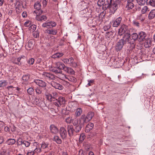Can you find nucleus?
<instances>
[{
  "label": "nucleus",
  "mask_w": 155,
  "mask_h": 155,
  "mask_svg": "<svg viewBox=\"0 0 155 155\" xmlns=\"http://www.w3.org/2000/svg\"><path fill=\"white\" fill-rule=\"evenodd\" d=\"M85 123L81 122V120L80 119L78 125L74 127V128L71 125H68L67 129L69 136L70 137H72L75 135V133L79 132L81 130L83 125Z\"/></svg>",
  "instance_id": "1"
},
{
  "label": "nucleus",
  "mask_w": 155,
  "mask_h": 155,
  "mask_svg": "<svg viewBox=\"0 0 155 155\" xmlns=\"http://www.w3.org/2000/svg\"><path fill=\"white\" fill-rule=\"evenodd\" d=\"M128 42L127 48L129 50H132L135 46V42L137 39H138V35L137 33H133L131 35L129 33V35L125 38Z\"/></svg>",
  "instance_id": "2"
},
{
  "label": "nucleus",
  "mask_w": 155,
  "mask_h": 155,
  "mask_svg": "<svg viewBox=\"0 0 155 155\" xmlns=\"http://www.w3.org/2000/svg\"><path fill=\"white\" fill-rule=\"evenodd\" d=\"M64 64L61 62H57L54 64L53 67L51 69V71L56 74L62 73L63 68L64 67Z\"/></svg>",
  "instance_id": "3"
},
{
  "label": "nucleus",
  "mask_w": 155,
  "mask_h": 155,
  "mask_svg": "<svg viewBox=\"0 0 155 155\" xmlns=\"http://www.w3.org/2000/svg\"><path fill=\"white\" fill-rule=\"evenodd\" d=\"M130 30L127 25H122L119 29L118 31V34L120 36L124 35L123 38H125L129 35Z\"/></svg>",
  "instance_id": "4"
},
{
  "label": "nucleus",
  "mask_w": 155,
  "mask_h": 155,
  "mask_svg": "<svg viewBox=\"0 0 155 155\" xmlns=\"http://www.w3.org/2000/svg\"><path fill=\"white\" fill-rule=\"evenodd\" d=\"M124 45H126L127 47L128 42L125 38H123L117 43L115 47L116 50L117 51H120Z\"/></svg>",
  "instance_id": "5"
},
{
  "label": "nucleus",
  "mask_w": 155,
  "mask_h": 155,
  "mask_svg": "<svg viewBox=\"0 0 155 155\" xmlns=\"http://www.w3.org/2000/svg\"><path fill=\"white\" fill-rule=\"evenodd\" d=\"M94 115V113L93 112H89L87 114L86 116L85 117L84 115H82L80 119L81 120L82 123H86L90 121Z\"/></svg>",
  "instance_id": "6"
},
{
  "label": "nucleus",
  "mask_w": 155,
  "mask_h": 155,
  "mask_svg": "<svg viewBox=\"0 0 155 155\" xmlns=\"http://www.w3.org/2000/svg\"><path fill=\"white\" fill-rule=\"evenodd\" d=\"M110 61L116 68H119L124 64L123 61H122V60L117 58H112L110 59Z\"/></svg>",
  "instance_id": "7"
},
{
  "label": "nucleus",
  "mask_w": 155,
  "mask_h": 155,
  "mask_svg": "<svg viewBox=\"0 0 155 155\" xmlns=\"http://www.w3.org/2000/svg\"><path fill=\"white\" fill-rule=\"evenodd\" d=\"M56 100L57 101L54 103L55 106L60 107L65 106L67 101L65 97L61 96L59 97L58 99Z\"/></svg>",
  "instance_id": "8"
},
{
  "label": "nucleus",
  "mask_w": 155,
  "mask_h": 155,
  "mask_svg": "<svg viewBox=\"0 0 155 155\" xmlns=\"http://www.w3.org/2000/svg\"><path fill=\"white\" fill-rule=\"evenodd\" d=\"M41 75L42 78L47 81L53 80L55 78L54 74L47 72H43Z\"/></svg>",
  "instance_id": "9"
},
{
  "label": "nucleus",
  "mask_w": 155,
  "mask_h": 155,
  "mask_svg": "<svg viewBox=\"0 0 155 155\" xmlns=\"http://www.w3.org/2000/svg\"><path fill=\"white\" fill-rule=\"evenodd\" d=\"M56 23L54 21H47L43 23L42 26L44 28H52L56 26Z\"/></svg>",
  "instance_id": "10"
},
{
  "label": "nucleus",
  "mask_w": 155,
  "mask_h": 155,
  "mask_svg": "<svg viewBox=\"0 0 155 155\" xmlns=\"http://www.w3.org/2000/svg\"><path fill=\"white\" fill-rule=\"evenodd\" d=\"M68 110L73 112L77 108V104L76 103L71 101L68 103Z\"/></svg>",
  "instance_id": "11"
},
{
  "label": "nucleus",
  "mask_w": 155,
  "mask_h": 155,
  "mask_svg": "<svg viewBox=\"0 0 155 155\" xmlns=\"http://www.w3.org/2000/svg\"><path fill=\"white\" fill-rule=\"evenodd\" d=\"M108 7L110 10V12L111 14H114L118 8L117 4L116 2H114V3L110 5Z\"/></svg>",
  "instance_id": "12"
},
{
  "label": "nucleus",
  "mask_w": 155,
  "mask_h": 155,
  "mask_svg": "<svg viewBox=\"0 0 155 155\" xmlns=\"http://www.w3.org/2000/svg\"><path fill=\"white\" fill-rule=\"evenodd\" d=\"M34 82L38 85L39 87L44 88L46 85V83L44 81L40 79H35L34 80Z\"/></svg>",
  "instance_id": "13"
},
{
  "label": "nucleus",
  "mask_w": 155,
  "mask_h": 155,
  "mask_svg": "<svg viewBox=\"0 0 155 155\" xmlns=\"http://www.w3.org/2000/svg\"><path fill=\"white\" fill-rule=\"evenodd\" d=\"M138 41L140 42L146 39L147 34L145 32L141 31L138 33Z\"/></svg>",
  "instance_id": "14"
},
{
  "label": "nucleus",
  "mask_w": 155,
  "mask_h": 155,
  "mask_svg": "<svg viewBox=\"0 0 155 155\" xmlns=\"http://www.w3.org/2000/svg\"><path fill=\"white\" fill-rule=\"evenodd\" d=\"M60 134L62 139H65L66 138L67 134L65 128L63 127L60 128L59 130Z\"/></svg>",
  "instance_id": "15"
},
{
  "label": "nucleus",
  "mask_w": 155,
  "mask_h": 155,
  "mask_svg": "<svg viewBox=\"0 0 155 155\" xmlns=\"http://www.w3.org/2000/svg\"><path fill=\"white\" fill-rule=\"evenodd\" d=\"M40 1H38L35 3L34 5V8L37 11L39 12L38 15L41 14L42 13V11L41 10V7L40 4Z\"/></svg>",
  "instance_id": "16"
},
{
  "label": "nucleus",
  "mask_w": 155,
  "mask_h": 155,
  "mask_svg": "<svg viewBox=\"0 0 155 155\" xmlns=\"http://www.w3.org/2000/svg\"><path fill=\"white\" fill-rule=\"evenodd\" d=\"M51 84L54 87L59 90H62L64 88L62 85L55 81H51Z\"/></svg>",
  "instance_id": "17"
},
{
  "label": "nucleus",
  "mask_w": 155,
  "mask_h": 155,
  "mask_svg": "<svg viewBox=\"0 0 155 155\" xmlns=\"http://www.w3.org/2000/svg\"><path fill=\"white\" fill-rule=\"evenodd\" d=\"M122 20V18L119 17L117 18L113 23L112 25L114 27H117L120 24Z\"/></svg>",
  "instance_id": "18"
},
{
  "label": "nucleus",
  "mask_w": 155,
  "mask_h": 155,
  "mask_svg": "<svg viewBox=\"0 0 155 155\" xmlns=\"http://www.w3.org/2000/svg\"><path fill=\"white\" fill-rule=\"evenodd\" d=\"M33 41L32 40H30L28 41V43L25 45V48L28 50H30L33 48Z\"/></svg>",
  "instance_id": "19"
},
{
  "label": "nucleus",
  "mask_w": 155,
  "mask_h": 155,
  "mask_svg": "<svg viewBox=\"0 0 155 155\" xmlns=\"http://www.w3.org/2000/svg\"><path fill=\"white\" fill-rule=\"evenodd\" d=\"M50 131L52 134H56L58 133V129L54 125L52 124L50 126Z\"/></svg>",
  "instance_id": "20"
},
{
  "label": "nucleus",
  "mask_w": 155,
  "mask_h": 155,
  "mask_svg": "<svg viewBox=\"0 0 155 155\" xmlns=\"http://www.w3.org/2000/svg\"><path fill=\"white\" fill-rule=\"evenodd\" d=\"M132 2H127L125 6V8L127 10H130L134 8V5Z\"/></svg>",
  "instance_id": "21"
},
{
  "label": "nucleus",
  "mask_w": 155,
  "mask_h": 155,
  "mask_svg": "<svg viewBox=\"0 0 155 155\" xmlns=\"http://www.w3.org/2000/svg\"><path fill=\"white\" fill-rule=\"evenodd\" d=\"M45 33L53 35H56L57 33V30L54 29H47L45 31Z\"/></svg>",
  "instance_id": "22"
},
{
  "label": "nucleus",
  "mask_w": 155,
  "mask_h": 155,
  "mask_svg": "<svg viewBox=\"0 0 155 155\" xmlns=\"http://www.w3.org/2000/svg\"><path fill=\"white\" fill-rule=\"evenodd\" d=\"M144 47L146 48H149L152 45V41L150 38L146 40L144 43Z\"/></svg>",
  "instance_id": "23"
},
{
  "label": "nucleus",
  "mask_w": 155,
  "mask_h": 155,
  "mask_svg": "<svg viewBox=\"0 0 155 155\" xmlns=\"http://www.w3.org/2000/svg\"><path fill=\"white\" fill-rule=\"evenodd\" d=\"M94 126V124L91 123H89L86 126L85 131L87 133L89 132Z\"/></svg>",
  "instance_id": "24"
},
{
  "label": "nucleus",
  "mask_w": 155,
  "mask_h": 155,
  "mask_svg": "<svg viewBox=\"0 0 155 155\" xmlns=\"http://www.w3.org/2000/svg\"><path fill=\"white\" fill-rule=\"evenodd\" d=\"M155 17V9L151 10L148 15V18L150 20L153 18Z\"/></svg>",
  "instance_id": "25"
},
{
  "label": "nucleus",
  "mask_w": 155,
  "mask_h": 155,
  "mask_svg": "<svg viewBox=\"0 0 155 155\" xmlns=\"http://www.w3.org/2000/svg\"><path fill=\"white\" fill-rule=\"evenodd\" d=\"M37 16L36 17V20L38 21H41L43 22L45 21L47 19V16L45 15H41V16Z\"/></svg>",
  "instance_id": "26"
},
{
  "label": "nucleus",
  "mask_w": 155,
  "mask_h": 155,
  "mask_svg": "<svg viewBox=\"0 0 155 155\" xmlns=\"http://www.w3.org/2000/svg\"><path fill=\"white\" fill-rule=\"evenodd\" d=\"M150 8L147 6H143L141 8V12L142 14H144L150 11Z\"/></svg>",
  "instance_id": "27"
},
{
  "label": "nucleus",
  "mask_w": 155,
  "mask_h": 155,
  "mask_svg": "<svg viewBox=\"0 0 155 155\" xmlns=\"http://www.w3.org/2000/svg\"><path fill=\"white\" fill-rule=\"evenodd\" d=\"M62 78L67 79L69 81L72 82H75L77 81L76 78L73 76H70L67 77L65 75H64V77Z\"/></svg>",
  "instance_id": "28"
},
{
  "label": "nucleus",
  "mask_w": 155,
  "mask_h": 155,
  "mask_svg": "<svg viewBox=\"0 0 155 155\" xmlns=\"http://www.w3.org/2000/svg\"><path fill=\"white\" fill-rule=\"evenodd\" d=\"M30 78V75L29 74H25L22 77V79L24 81L23 83L25 82H26L27 84H28V81Z\"/></svg>",
  "instance_id": "29"
},
{
  "label": "nucleus",
  "mask_w": 155,
  "mask_h": 155,
  "mask_svg": "<svg viewBox=\"0 0 155 155\" xmlns=\"http://www.w3.org/2000/svg\"><path fill=\"white\" fill-rule=\"evenodd\" d=\"M35 91L37 94L39 95L40 96L42 95L43 90L41 87H37L35 89Z\"/></svg>",
  "instance_id": "30"
},
{
  "label": "nucleus",
  "mask_w": 155,
  "mask_h": 155,
  "mask_svg": "<svg viewBox=\"0 0 155 155\" xmlns=\"http://www.w3.org/2000/svg\"><path fill=\"white\" fill-rule=\"evenodd\" d=\"M15 142L16 141L15 139L9 138L7 140L6 143L8 145H12L14 144Z\"/></svg>",
  "instance_id": "31"
},
{
  "label": "nucleus",
  "mask_w": 155,
  "mask_h": 155,
  "mask_svg": "<svg viewBox=\"0 0 155 155\" xmlns=\"http://www.w3.org/2000/svg\"><path fill=\"white\" fill-rule=\"evenodd\" d=\"M53 140L58 144H61L62 142L61 139L57 136H55L54 137Z\"/></svg>",
  "instance_id": "32"
},
{
  "label": "nucleus",
  "mask_w": 155,
  "mask_h": 155,
  "mask_svg": "<svg viewBox=\"0 0 155 155\" xmlns=\"http://www.w3.org/2000/svg\"><path fill=\"white\" fill-rule=\"evenodd\" d=\"M76 111L75 113V115L77 117L79 116L82 112V110L81 108H78L76 109Z\"/></svg>",
  "instance_id": "33"
},
{
  "label": "nucleus",
  "mask_w": 155,
  "mask_h": 155,
  "mask_svg": "<svg viewBox=\"0 0 155 155\" xmlns=\"http://www.w3.org/2000/svg\"><path fill=\"white\" fill-rule=\"evenodd\" d=\"M64 54L62 53H57L52 56V57L54 58H59L62 57Z\"/></svg>",
  "instance_id": "34"
},
{
  "label": "nucleus",
  "mask_w": 155,
  "mask_h": 155,
  "mask_svg": "<svg viewBox=\"0 0 155 155\" xmlns=\"http://www.w3.org/2000/svg\"><path fill=\"white\" fill-rule=\"evenodd\" d=\"M147 5L155 7V0H147Z\"/></svg>",
  "instance_id": "35"
},
{
  "label": "nucleus",
  "mask_w": 155,
  "mask_h": 155,
  "mask_svg": "<svg viewBox=\"0 0 155 155\" xmlns=\"http://www.w3.org/2000/svg\"><path fill=\"white\" fill-rule=\"evenodd\" d=\"M25 58V56L21 55L20 57H19L17 58V61L18 62H15V64L18 65H21V63L20 62L21 59L22 58L24 59Z\"/></svg>",
  "instance_id": "36"
},
{
  "label": "nucleus",
  "mask_w": 155,
  "mask_h": 155,
  "mask_svg": "<svg viewBox=\"0 0 155 155\" xmlns=\"http://www.w3.org/2000/svg\"><path fill=\"white\" fill-rule=\"evenodd\" d=\"M41 101V99L40 97V96H38L37 95L35 99L34 102L36 104H38L40 103Z\"/></svg>",
  "instance_id": "37"
},
{
  "label": "nucleus",
  "mask_w": 155,
  "mask_h": 155,
  "mask_svg": "<svg viewBox=\"0 0 155 155\" xmlns=\"http://www.w3.org/2000/svg\"><path fill=\"white\" fill-rule=\"evenodd\" d=\"M47 99L50 101H54L55 100L53 99L52 97V95L51 94H48L46 95Z\"/></svg>",
  "instance_id": "38"
},
{
  "label": "nucleus",
  "mask_w": 155,
  "mask_h": 155,
  "mask_svg": "<svg viewBox=\"0 0 155 155\" xmlns=\"http://www.w3.org/2000/svg\"><path fill=\"white\" fill-rule=\"evenodd\" d=\"M132 23L134 26L139 28L140 25L139 22L137 21L134 20L133 21Z\"/></svg>",
  "instance_id": "39"
},
{
  "label": "nucleus",
  "mask_w": 155,
  "mask_h": 155,
  "mask_svg": "<svg viewBox=\"0 0 155 155\" xmlns=\"http://www.w3.org/2000/svg\"><path fill=\"white\" fill-rule=\"evenodd\" d=\"M62 84L66 87H70L71 85L68 82L65 80H63L62 81Z\"/></svg>",
  "instance_id": "40"
},
{
  "label": "nucleus",
  "mask_w": 155,
  "mask_h": 155,
  "mask_svg": "<svg viewBox=\"0 0 155 155\" xmlns=\"http://www.w3.org/2000/svg\"><path fill=\"white\" fill-rule=\"evenodd\" d=\"M49 144L47 143L43 142L41 145V147L42 149H45L48 148Z\"/></svg>",
  "instance_id": "41"
},
{
  "label": "nucleus",
  "mask_w": 155,
  "mask_h": 155,
  "mask_svg": "<svg viewBox=\"0 0 155 155\" xmlns=\"http://www.w3.org/2000/svg\"><path fill=\"white\" fill-rule=\"evenodd\" d=\"M105 0H98L97 2L98 5L101 7L104 5L105 3Z\"/></svg>",
  "instance_id": "42"
},
{
  "label": "nucleus",
  "mask_w": 155,
  "mask_h": 155,
  "mask_svg": "<svg viewBox=\"0 0 155 155\" xmlns=\"http://www.w3.org/2000/svg\"><path fill=\"white\" fill-rule=\"evenodd\" d=\"M137 3L140 5H144L145 2V0H137Z\"/></svg>",
  "instance_id": "43"
},
{
  "label": "nucleus",
  "mask_w": 155,
  "mask_h": 155,
  "mask_svg": "<svg viewBox=\"0 0 155 155\" xmlns=\"http://www.w3.org/2000/svg\"><path fill=\"white\" fill-rule=\"evenodd\" d=\"M27 91L29 95H31L34 92V89L32 87H30L27 90Z\"/></svg>",
  "instance_id": "44"
},
{
  "label": "nucleus",
  "mask_w": 155,
  "mask_h": 155,
  "mask_svg": "<svg viewBox=\"0 0 155 155\" xmlns=\"http://www.w3.org/2000/svg\"><path fill=\"white\" fill-rule=\"evenodd\" d=\"M7 83L6 81H0V87L5 86L6 85Z\"/></svg>",
  "instance_id": "45"
},
{
  "label": "nucleus",
  "mask_w": 155,
  "mask_h": 155,
  "mask_svg": "<svg viewBox=\"0 0 155 155\" xmlns=\"http://www.w3.org/2000/svg\"><path fill=\"white\" fill-rule=\"evenodd\" d=\"M33 146L34 147H35V148H34L33 150H34L35 152H36V150L37 149V147H38V143L37 142H34L33 143Z\"/></svg>",
  "instance_id": "46"
},
{
  "label": "nucleus",
  "mask_w": 155,
  "mask_h": 155,
  "mask_svg": "<svg viewBox=\"0 0 155 155\" xmlns=\"http://www.w3.org/2000/svg\"><path fill=\"white\" fill-rule=\"evenodd\" d=\"M31 144V143L29 141H27L26 140H24L23 142V145H24L26 147H29Z\"/></svg>",
  "instance_id": "47"
},
{
  "label": "nucleus",
  "mask_w": 155,
  "mask_h": 155,
  "mask_svg": "<svg viewBox=\"0 0 155 155\" xmlns=\"http://www.w3.org/2000/svg\"><path fill=\"white\" fill-rule=\"evenodd\" d=\"M35 60L33 58L29 59L28 61V63L29 65H32L34 62Z\"/></svg>",
  "instance_id": "48"
},
{
  "label": "nucleus",
  "mask_w": 155,
  "mask_h": 155,
  "mask_svg": "<svg viewBox=\"0 0 155 155\" xmlns=\"http://www.w3.org/2000/svg\"><path fill=\"white\" fill-rule=\"evenodd\" d=\"M142 14L141 13L138 17V19L140 20L141 21H143L145 19V18L142 17Z\"/></svg>",
  "instance_id": "49"
},
{
  "label": "nucleus",
  "mask_w": 155,
  "mask_h": 155,
  "mask_svg": "<svg viewBox=\"0 0 155 155\" xmlns=\"http://www.w3.org/2000/svg\"><path fill=\"white\" fill-rule=\"evenodd\" d=\"M114 2V0H106V2L108 5V7Z\"/></svg>",
  "instance_id": "50"
},
{
  "label": "nucleus",
  "mask_w": 155,
  "mask_h": 155,
  "mask_svg": "<svg viewBox=\"0 0 155 155\" xmlns=\"http://www.w3.org/2000/svg\"><path fill=\"white\" fill-rule=\"evenodd\" d=\"M74 71L71 68H69V70L68 73L73 74H74Z\"/></svg>",
  "instance_id": "51"
},
{
  "label": "nucleus",
  "mask_w": 155,
  "mask_h": 155,
  "mask_svg": "<svg viewBox=\"0 0 155 155\" xmlns=\"http://www.w3.org/2000/svg\"><path fill=\"white\" fill-rule=\"evenodd\" d=\"M51 94L52 95L53 98V99L54 100L55 99L56 97L58 96V94L57 92L54 91L52 92Z\"/></svg>",
  "instance_id": "52"
},
{
  "label": "nucleus",
  "mask_w": 155,
  "mask_h": 155,
  "mask_svg": "<svg viewBox=\"0 0 155 155\" xmlns=\"http://www.w3.org/2000/svg\"><path fill=\"white\" fill-rule=\"evenodd\" d=\"M35 151L33 150H29L26 155H34Z\"/></svg>",
  "instance_id": "53"
},
{
  "label": "nucleus",
  "mask_w": 155,
  "mask_h": 155,
  "mask_svg": "<svg viewBox=\"0 0 155 155\" xmlns=\"http://www.w3.org/2000/svg\"><path fill=\"white\" fill-rule=\"evenodd\" d=\"M33 36L35 38L38 37L39 36V34L38 31H35L33 33Z\"/></svg>",
  "instance_id": "54"
},
{
  "label": "nucleus",
  "mask_w": 155,
  "mask_h": 155,
  "mask_svg": "<svg viewBox=\"0 0 155 155\" xmlns=\"http://www.w3.org/2000/svg\"><path fill=\"white\" fill-rule=\"evenodd\" d=\"M85 138V135L83 134L81 135L80 136L79 140L80 141H82Z\"/></svg>",
  "instance_id": "55"
},
{
  "label": "nucleus",
  "mask_w": 155,
  "mask_h": 155,
  "mask_svg": "<svg viewBox=\"0 0 155 155\" xmlns=\"http://www.w3.org/2000/svg\"><path fill=\"white\" fill-rule=\"evenodd\" d=\"M71 121L72 118L70 117H68L65 119V122L68 124L70 123L71 122Z\"/></svg>",
  "instance_id": "56"
},
{
  "label": "nucleus",
  "mask_w": 155,
  "mask_h": 155,
  "mask_svg": "<svg viewBox=\"0 0 155 155\" xmlns=\"http://www.w3.org/2000/svg\"><path fill=\"white\" fill-rule=\"evenodd\" d=\"M88 82L87 84V85L88 86H89L91 85L92 84H93L94 82V81L93 80H88Z\"/></svg>",
  "instance_id": "57"
},
{
  "label": "nucleus",
  "mask_w": 155,
  "mask_h": 155,
  "mask_svg": "<svg viewBox=\"0 0 155 155\" xmlns=\"http://www.w3.org/2000/svg\"><path fill=\"white\" fill-rule=\"evenodd\" d=\"M63 70L66 72L68 73V71L69 70V68L66 67L64 65V67L63 68Z\"/></svg>",
  "instance_id": "58"
},
{
  "label": "nucleus",
  "mask_w": 155,
  "mask_h": 155,
  "mask_svg": "<svg viewBox=\"0 0 155 155\" xmlns=\"http://www.w3.org/2000/svg\"><path fill=\"white\" fill-rule=\"evenodd\" d=\"M21 15H22V16L24 18L26 17L27 15V12H23L22 13Z\"/></svg>",
  "instance_id": "59"
},
{
  "label": "nucleus",
  "mask_w": 155,
  "mask_h": 155,
  "mask_svg": "<svg viewBox=\"0 0 155 155\" xmlns=\"http://www.w3.org/2000/svg\"><path fill=\"white\" fill-rule=\"evenodd\" d=\"M69 64H71V63H73L74 62V59L73 58L71 57L69 59Z\"/></svg>",
  "instance_id": "60"
},
{
  "label": "nucleus",
  "mask_w": 155,
  "mask_h": 155,
  "mask_svg": "<svg viewBox=\"0 0 155 155\" xmlns=\"http://www.w3.org/2000/svg\"><path fill=\"white\" fill-rule=\"evenodd\" d=\"M30 23L29 21H26L25 23L24 24V25L25 26L27 27V26H28L30 25Z\"/></svg>",
  "instance_id": "61"
},
{
  "label": "nucleus",
  "mask_w": 155,
  "mask_h": 155,
  "mask_svg": "<svg viewBox=\"0 0 155 155\" xmlns=\"http://www.w3.org/2000/svg\"><path fill=\"white\" fill-rule=\"evenodd\" d=\"M79 123L77 120H75L73 123V124L74 127L78 125Z\"/></svg>",
  "instance_id": "62"
},
{
  "label": "nucleus",
  "mask_w": 155,
  "mask_h": 155,
  "mask_svg": "<svg viewBox=\"0 0 155 155\" xmlns=\"http://www.w3.org/2000/svg\"><path fill=\"white\" fill-rule=\"evenodd\" d=\"M63 61L65 63L69 64V59L68 58L64 59Z\"/></svg>",
  "instance_id": "63"
},
{
  "label": "nucleus",
  "mask_w": 155,
  "mask_h": 155,
  "mask_svg": "<svg viewBox=\"0 0 155 155\" xmlns=\"http://www.w3.org/2000/svg\"><path fill=\"white\" fill-rule=\"evenodd\" d=\"M43 7H45L47 4V2L46 0H43L42 2Z\"/></svg>",
  "instance_id": "64"
}]
</instances>
